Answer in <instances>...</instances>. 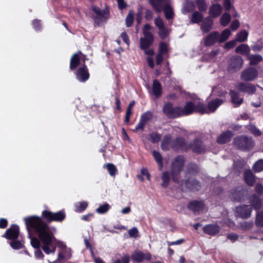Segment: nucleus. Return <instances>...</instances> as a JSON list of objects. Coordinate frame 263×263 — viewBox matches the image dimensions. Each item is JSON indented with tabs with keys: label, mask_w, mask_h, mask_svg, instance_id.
Here are the masks:
<instances>
[{
	"label": "nucleus",
	"mask_w": 263,
	"mask_h": 263,
	"mask_svg": "<svg viewBox=\"0 0 263 263\" xmlns=\"http://www.w3.org/2000/svg\"><path fill=\"white\" fill-rule=\"evenodd\" d=\"M24 220L28 231H30L29 227L34 229L39 237V239L31 237V246L37 249L35 252V257L43 259L44 256L39 249L40 247L47 254H54L57 248L55 238L47 223L36 216L25 217Z\"/></svg>",
	"instance_id": "nucleus-1"
},
{
	"label": "nucleus",
	"mask_w": 263,
	"mask_h": 263,
	"mask_svg": "<svg viewBox=\"0 0 263 263\" xmlns=\"http://www.w3.org/2000/svg\"><path fill=\"white\" fill-rule=\"evenodd\" d=\"M223 100L221 99L216 98L209 102L208 106L205 104L199 103L197 104V112L202 114H210L214 112L216 109L221 105Z\"/></svg>",
	"instance_id": "nucleus-2"
},
{
	"label": "nucleus",
	"mask_w": 263,
	"mask_h": 263,
	"mask_svg": "<svg viewBox=\"0 0 263 263\" xmlns=\"http://www.w3.org/2000/svg\"><path fill=\"white\" fill-rule=\"evenodd\" d=\"M184 160L183 157L179 156L177 157L172 163L171 175L174 181L179 182V175L184 165Z\"/></svg>",
	"instance_id": "nucleus-3"
},
{
	"label": "nucleus",
	"mask_w": 263,
	"mask_h": 263,
	"mask_svg": "<svg viewBox=\"0 0 263 263\" xmlns=\"http://www.w3.org/2000/svg\"><path fill=\"white\" fill-rule=\"evenodd\" d=\"M163 114L168 119H176L180 117V106H174L171 102L165 103L162 107Z\"/></svg>",
	"instance_id": "nucleus-4"
},
{
	"label": "nucleus",
	"mask_w": 263,
	"mask_h": 263,
	"mask_svg": "<svg viewBox=\"0 0 263 263\" xmlns=\"http://www.w3.org/2000/svg\"><path fill=\"white\" fill-rule=\"evenodd\" d=\"M235 146L242 150L250 149L253 146L251 138L247 136H239L235 138L233 141Z\"/></svg>",
	"instance_id": "nucleus-5"
},
{
	"label": "nucleus",
	"mask_w": 263,
	"mask_h": 263,
	"mask_svg": "<svg viewBox=\"0 0 263 263\" xmlns=\"http://www.w3.org/2000/svg\"><path fill=\"white\" fill-rule=\"evenodd\" d=\"M243 64V60L241 57L233 56L228 61V71L230 73H234L241 69Z\"/></svg>",
	"instance_id": "nucleus-6"
},
{
	"label": "nucleus",
	"mask_w": 263,
	"mask_h": 263,
	"mask_svg": "<svg viewBox=\"0 0 263 263\" xmlns=\"http://www.w3.org/2000/svg\"><path fill=\"white\" fill-rule=\"evenodd\" d=\"M258 70L254 67H249L243 70L240 74V79L247 82L253 81L257 78Z\"/></svg>",
	"instance_id": "nucleus-7"
},
{
	"label": "nucleus",
	"mask_w": 263,
	"mask_h": 263,
	"mask_svg": "<svg viewBox=\"0 0 263 263\" xmlns=\"http://www.w3.org/2000/svg\"><path fill=\"white\" fill-rule=\"evenodd\" d=\"M43 216L48 221H62L65 218V214L63 211L53 213L48 211H44L42 212Z\"/></svg>",
	"instance_id": "nucleus-8"
},
{
	"label": "nucleus",
	"mask_w": 263,
	"mask_h": 263,
	"mask_svg": "<svg viewBox=\"0 0 263 263\" xmlns=\"http://www.w3.org/2000/svg\"><path fill=\"white\" fill-rule=\"evenodd\" d=\"M252 211V208L249 205L242 204L236 208V215L243 219L250 217Z\"/></svg>",
	"instance_id": "nucleus-9"
},
{
	"label": "nucleus",
	"mask_w": 263,
	"mask_h": 263,
	"mask_svg": "<svg viewBox=\"0 0 263 263\" xmlns=\"http://www.w3.org/2000/svg\"><path fill=\"white\" fill-rule=\"evenodd\" d=\"M181 186L182 190H198L201 187L200 183L194 179H189L181 183Z\"/></svg>",
	"instance_id": "nucleus-10"
},
{
	"label": "nucleus",
	"mask_w": 263,
	"mask_h": 263,
	"mask_svg": "<svg viewBox=\"0 0 263 263\" xmlns=\"http://www.w3.org/2000/svg\"><path fill=\"white\" fill-rule=\"evenodd\" d=\"M155 24L159 29V34L162 39H165L170 33V30L164 26L162 18L158 17L155 20Z\"/></svg>",
	"instance_id": "nucleus-11"
},
{
	"label": "nucleus",
	"mask_w": 263,
	"mask_h": 263,
	"mask_svg": "<svg viewBox=\"0 0 263 263\" xmlns=\"http://www.w3.org/2000/svg\"><path fill=\"white\" fill-rule=\"evenodd\" d=\"M235 87L238 90L249 94H253L256 91L255 86L251 83L237 82L235 84Z\"/></svg>",
	"instance_id": "nucleus-12"
},
{
	"label": "nucleus",
	"mask_w": 263,
	"mask_h": 263,
	"mask_svg": "<svg viewBox=\"0 0 263 263\" xmlns=\"http://www.w3.org/2000/svg\"><path fill=\"white\" fill-rule=\"evenodd\" d=\"M93 11L96 14L95 16V22L99 24L105 21L108 17L109 12L107 10L102 11L99 7H93Z\"/></svg>",
	"instance_id": "nucleus-13"
},
{
	"label": "nucleus",
	"mask_w": 263,
	"mask_h": 263,
	"mask_svg": "<svg viewBox=\"0 0 263 263\" xmlns=\"http://www.w3.org/2000/svg\"><path fill=\"white\" fill-rule=\"evenodd\" d=\"M77 79L81 82H84L89 78L88 70L85 64L78 69L76 73Z\"/></svg>",
	"instance_id": "nucleus-14"
},
{
	"label": "nucleus",
	"mask_w": 263,
	"mask_h": 263,
	"mask_svg": "<svg viewBox=\"0 0 263 263\" xmlns=\"http://www.w3.org/2000/svg\"><path fill=\"white\" fill-rule=\"evenodd\" d=\"M188 149L191 148L196 153L200 154L203 152L205 147L199 139H196L191 142L188 146Z\"/></svg>",
	"instance_id": "nucleus-15"
},
{
	"label": "nucleus",
	"mask_w": 263,
	"mask_h": 263,
	"mask_svg": "<svg viewBox=\"0 0 263 263\" xmlns=\"http://www.w3.org/2000/svg\"><path fill=\"white\" fill-rule=\"evenodd\" d=\"M219 33L218 32H212L204 38V44L206 46H211L216 42L219 43Z\"/></svg>",
	"instance_id": "nucleus-16"
},
{
	"label": "nucleus",
	"mask_w": 263,
	"mask_h": 263,
	"mask_svg": "<svg viewBox=\"0 0 263 263\" xmlns=\"http://www.w3.org/2000/svg\"><path fill=\"white\" fill-rule=\"evenodd\" d=\"M154 42V36L152 33H146L140 39V47L142 49H146L152 45Z\"/></svg>",
	"instance_id": "nucleus-17"
},
{
	"label": "nucleus",
	"mask_w": 263,
	"mask_h": 263,
	"mask_svg": "<svg viewBox=\"0 0 263 263\" xmlns=\"http://www.w3.org/2000/svg\"><path fill=\"white\" fill-rule=\"evenodd\" d=\"M197 105H194L191 102H187L183 107L180 106V117L183 116H187L193 112L194 111L197 112Z\"/></svg>",
	"instance_id": "nucleus-18"
},
{
	"label": "nucleus",
	"mask_w": 263,
	"mask_h": 263,
	"mask_svg": "<svg viewBox=\"0 0 263 263\" xmlns=\"http://www.w3.org/2000/svg\"><path fill=\"white\" fill-rule=\"evenodd\" d=\"M19 234V228L17 225H12L7 230L6 233L4 235L8 239H16Z\"/></svg>",
	"instance_id": "nucleus-19"
},
{
	"label": "nucleus",
	"mask_w": 263,
	"mask_h": 263,
	"mask_svg": "<svg viewBox=\"0 0 263 263\" xmlns=\"http://www.w3.org/2000/svg\"><path fill=\"white\" fill-rule=\"evenodd\" d=\"M151 255L149 253H143L141 251L135 252L132 255V259L136 262H142L144 259L149 260L151 259Z\"/></svg>",
	"instance_id": "nucleus-20"
},
{
	"label": "nucleus",
	"mask_w": 263,
	"mask_h": 263,
	"mask_svg": "<svg viewBox=\"0 0 263 263\" xmlns=\"http://www.w3.org/2000/svg\"><path fill=\"white\" fill-rule=\"evenodd\" d=\"M202 230L204 233L213 236L219 232L220 227L216 224H210L204 226Z\"/></svg>",
	"instance_id": "nucleus-21"
},
{
	"label": "nucleus",
	"mask_w": 263,
	"mask_h": 263,
	"mask_svg": "<svg viewBox=\"0 0 263 263\" xmlns=\"http://www.w3.org/2000/svg\"><path fill=\"white\" fill-rule=\"evenodd\" d=\"M249 203L252 209L253 208L257 211L259 210L261 206V200L260 197L255 194H253L249 197Z\"/></svg>",
	"instance_id": "nucleus-22"
},
{
	"label": "nucleus",
	"mask_w": 263,
	"mask_h": 263,
	"mask_svg": "<svg viewBox=\"0 0 263 263\" xmlns=\"http://www.w3.org/2000/svg\"><path fill=\"white\" fill-rule=\"evenodd\" d=\"M165 0H149V4L157 13H160L164 8Z\"/></svg>",
	"instance_id": "nucleus-23"
},
{
	"label": "nucleus",
	"mask_w": 263,
	"mask_h": 263,
	"mask_svg": "<svg viewBox=\"0 0 263 263\" xmlns=\"http://www.w3.org/2000/svg\"><path fill=\"white\" fill-rule=\"evenodd\" d=\"M162 10H163L166 20L170 21L174 18L175 13L173 7L170 4L168 3L165 4Z\"/></svg>",
	"instance_id": "nucleus-24"
},
{
	"label": "nucleus",
	"mask_w": 263,
	"mask_h": 263,
	"mask_svg": "<svg viewBox=\"0 0 263 263\" xmlns=\"http://www.w3.org/2000/svg\"><path fill=\"white\" fill-rule=\"evenodd\" d=\"M233 136L232 131L228 130L222 133L217 138V141L219 144H224L230 141L231 138Z\"/></svg>",
	"instance_id": "nucleus-25"
},
{
	"label": "nucleus",
	"mask_w": 263,
	"mask_h": 263,
	"mask_svg": "<svg viewBox=\"0 0 263 263\" xmlns=\"http://www.w3.org/2000/svg\"><path fill=\"white\" fill-rule=\"evenodd\" d=\"M222 10V6L218 4H213L210 8L209 14L212 17H218Z\"/></svg>",
	"instance_id": "nucleus-26"
},
{
	"label": "nucleus",
	"mask_w": 263,
	"mask_h": 263,
	"mask_svg": "<svg viewBox=\"0 0 263 263\" xmlns=\"http://www.w3.org/2000/svg\"><path fill=\"white\" fill-rule=\"evenodd\" d=\"M213 24V21L209 17L205 18L201 25L200 29L204 33L209 32Z\"/></svg>",
	"instance_id": "nucleus-27"
},
{
	"label": "nucleus",
	"mask_w": 263,
	"mask_h": 263,
	"mask_svg": "<svg viewBox=\"0 0 263 263\" xmlns=\"http://www.w3.org/2000/svg\"><path fill=\"white\" fill-rule=\"evenodd\" d=\"M188 146H186L184 140L182 138H177L173 141L172 148L174 150H177L180 148H182L185 150L188 149Z\"/></svg>",
	"instance_id": "nucleus-28"
},
{
	"label": "nucleus",
	"mask_w": 263,
	"mask_h": 263,
	"mask_svg": "<svg viewBox=\"0 0 263 263\" xmlns=\"http://www.w3.org/2000/svg\"><path fill=\"white\" fill-rule=\"evenodd\" d=\"M204 204L202 201H193L189 203L188 208L194 213L198 212L203 208Z\"/></svg>",
	"instance_id": "nucleus-29"
},
{
	"label": "nucleus",
	"mask_w": 263,
	"mask_h": 263,
	"mask_svg": "<svg viewBox=\"0 0 263 263\" xmlns=\"http://www.w3.org/2000/svg\"><path fill=\"white\" fill-rule=\"evenodd\" d=\"M243 177L246 183L248 185H253L255 181V177L250 170L246 171L244 172Z\"/></svg>",
	"instance_id": "nucleus-30"
},
{
	"label": "nucleus",
	"mask_w": 263,
	"mask_h": 263,
	"mask_svg": "<svg viewBox=\"0 0 263 263\" xmlns=\"http://www.w3.org/2000/svg\"><path fill=\"white\" fill-rule=\"evenodd\" d=\"M230 95L231 98V101L235 104V106L237 107L242 103L243 99L239 97L238 93L234 90H231Z\"/></svg>",
	"instance_id": "nucleus-31"
},
{
	"label": "nucleus",
	"mask_w": 263,
	"mask_h": 263,
	"mask_svg": "<svg viewBox=\"0 0 263 263\" xmlns=\"http://www.w3.org/2000/svg\"><path fill=\"white\" fill-rule=\"evenodd\" d=\"M162 88L160 82L155 80L153 84V93L156 98H159L161 95Z\"/></svg>",
	"instance_id": "nucleus-32"
},
{
	"label": "nucleus",
	"mask_w": 263,
	"mask_h": 263,
	"mask_svg": "<svg viewBox=\"0 0 263 263\" xmlns=\"http://www.w3.org/2000/svg\"><path fill=\"white\" fill-rule=\"evenodd\" d=\"M80 59L79 57V53H74L71 57L70 59V69L71 70H73L76 68V67L80 64Z\"/></svg>",
	"instance_id": "nucleus-33"
},
{
	"label": "nucleus",
	"mask_w": 263,
	"mask_h": 263,
	"mask_svg": "<svg viewBox=\"0 0 263 263\" xmlns=\"http://www.w3.org/2000/svg\"><path fill=\"white\" fill-rule=\"evenodd\" d=\"M251 65H256L262 60V57L259 54H251L248 55Z\"/></svg>",
	"instance_id": "nucleus-34"
},
{
	"label": "nucleus",
	"mask_w": 263,
	"mask_h": 263,
	"mask_svg": "<svg viewBox=\"0 0 263 263\" xmlns=\"http://www.w3.org/2000/svg\"><path fill=\"white\" fill-rule=\"evenodd\" d=\"M250 50V48L247 44H241L235 49L236 53H240L241 54H249Z\"/></svg>",
	"instance_id": "nucleus-35"
},
{
	"label": "nucleus",
	"mask_w": 263,
	"mask_h": 263,
	"mask_svg": "<svg viewBox=\"0 0 263 263\" xmlns=\"http://www.w3.org/2000/svg\"><path fill=\"white\" fill-rule=\"evenodd\" d=\"M171 141V137L170 135H165L161 142V147L164 151H167L168 149V145Z\"/></svg>",
	"instance_id": "nucleus-36"
},
{
	"label": "nucleus",
	"mask_w": 263,
	"mask_h": 263,
	"mask_svg": "<svg viewBox=\"0 0 263 263\" xmlns=\"http://www.w3.org/2000/svg\"><path fill=\"white\" fill-rule=\"evenodd\" d=\"M202 18V14L198 11H195L192 15L191 22L192 23H199Z\"/></svg>",
	"instance_id": "nucleus-37"
},
{
	"label": "nucleus",
	"mask_w": 263,
	"mask_h": 263,
	"mask_svg": "<svg viewBox=\"0 0 263 263\" xmlns=\"http://www.w3.org/2000/svg\"><path fill=\"white\" fill-rule=\"evenodd\" d=\"M231 34V31L229 29H224L220 34H219V43L225 42L229 38Z\"/></svg>",
	"instance_id": "nucleus-38"
},
{
	"label": "nucleus",
	"mask_w": 263,
	"mask_h": 263,
	"mask_svg": "<svg viewBox=\"0 0 263 263\" xmlns=\"http://www.w3.org/2000/svg\"><path fill=\"white\" fill-rule=\"evenodd\" d=\"M231 20V15L228 13H224L221 17L220 23L223 26H227Z\"/></svg>",
	"instance_id": "nucleus-39"
},
{
	"label": "nucleus",
	"mask_w": 263,
	"mask_h": 263,
	"mask_svg": "<svg viewBox=\"0 0 263 263\" xmlns=\"http://www.w3.org/2000/svg\"><path fill=\"white\" fill-rule=\"evenodd\" d=\"M147 136L148 139L153 143H158L161 138V135L156 132L152 133Z\"/></svg>",
	"instance_id": "nucleus-40"
},
{
	"label": "nucleus",
	"mask_w": 263,
	"mask_h": 263,
	"mask_svg": "<svg viewBox=\"0 0 263 263\" xmlns=\"http://www.w3.org/2000/svg\"><path fill=\"white\" fill-rule=\"evenodd\" d=\"M161 179L162 180V183L161 184L162 186L164 187H166L168 186L170 180V174L168 172H163L162 174Z\"/></svg>",
	"instance_id": "nucleus-41"
},
{
	"label": "nucleus",
	"mask_w": 263,
	"mask_h": 263,
	"mask_svg": "<svg viewBox=\"0 0 263 263\" xmlns=\"http://www.w3.org/2000/svg\"><path fill=\"white\" fill-rule=\"evenodd\" d=\"M248 33L246 30H242L237 34L236 40L239 42H243L247 40Z\"/></svg>",
	"instance_id": "nucleus-42"
},
{
	"label": "nucleus",
	"mask_w": 263,
	"mask_h": 263,
	"mask_svg": "<svg viewBox=\"0 0 263 263\" xmlns=\"http://www.w3.org/2000/svg\"><path fill=\"white\" fill-rule=\"evenodd\" d=\"M255 223L257 227H263V212H257Z\"/></svg>",
	"instance_id": "nucleus-43"
},
{
	"label": "nucleus",
	"mask_w": 263,
	"mask_h": 263,
	"mask_svg": "<svg viewBox=\"0 0 263 263\" xmlns=\"http://www.w3.org/2000/svg\"><path fill=\"white\" fill-rule=\"evenodd\" d=\"M153 155L157 162L158 163L159 168L161 170L163 166L162 158L161 154L159 152L154 151L153 152Z\"/></svg>",
	"instance_id": "nucleus-44"
},
{
	"label": "nucleus",
	"mask_w": 263,
	"mask_h": 263,
	"mask_svg": "<svg viewBox=\"0 0 263 263\" xmlns=\"http://www.w3.org/2000/svg\"><path fill=\"white\" fill-rule=\"evenodd\" d=\"M88 206V203L86 201H82L78 203L76 205L75 211L77 212H82L84 211Z\"/></svg>",
	"instance_id": "nucleus-45"
},
{
	"label": "nucleus",
	"mask_w": 263,
	"mask_h": 263,
	"mask_svg": "<svg viewBox=\"0 0 263 263\" xmlns=\"http://www.w3.org/2000/svg\"><path fill=\"white\" fill-rule=\"evenodd\" d=\"M196 3L198 9L200 11H205L207 9V5L204 0H196Z\"/></svg>",
	"instance_id": "nucleus-46"
},
{
	"label": "nucleus",
	"mask_w": 263,
	"mask_h": 263,
	"mask_svg": "<svg viewBox=\"0 0 263 263\" xmlns=\"http://www.w3.org/2000/svg\"><path fill=\"white\" fill-rule=\"evenodd\" d=\"M253 169L255 172H259L263 171V159H260L257 161L253 166Z\"/></svg>",
	"instance_id": "nucleus-47"
},
{
	"label": "nucleus",
	"mask_w": 263,
	"mask_h": 263,
	"mask_svg": "<svg viewBox=\"0 0 263 263\" xmlns=\"http://www.w3.org/2000/svg\"><path fill=\"white\" fill-rule=\"evenodd\" d=\"M109 205L108 203H105L97 208L96 211L99 214H104L109 210Z\"/></svg>",
	"instance_id": "nucleus-48"
},
{
	"label": "nucleus",
	"mask_w": 263,
	"mask_h": 263,
	"mask_svg": "<svg viewBox=\"0 0 263 263\" xmlns=\"http://www.w3.org/2000/svg\"><path fill=\"white\" fill-rule=\"evenodd\" d=\"M168 45L166 43L160 42L159 46V53L164 54L167 52Z\"/></svg>",
	"instance_id": "nucleus-49"
},
{
	"label": "nucleus",
	"mask_w": 263,
	"mask_h": 263,
	"mask_svg": "<svg viewBox=\"0 0 263 263\" xmlns=\"http://www.w3.org/2000/svg\"><path fill=\"white\" fill-rule=\"evenodd\" d=\"M153 117V114L152 112L148 111L142 115L140 119L146 123L149 121Z\"/></svg>",
	"instance_id": "nucleus-50"
},
{
	"label": "nucleus",
	"mask_w": 263,
	"mask_h": 263,
	"mask_svg": "<svg viewBox=\"0 0 263 263\" xmlns=\"http://www.w3.org/2000/svg\"><path fill=\"white\" fill-rule=\"evenodd\" d=\"M106 167L110 176H114L117 174V170L114 164L108 163L106 165Z\"/></svg>",
	"instance_id": "nucleus-51"
},
{
	"label": "nucleus",
	"mask_w": 263,
	"mask_h": 263,
	"mask_svg": "<svg viewBox=\"0 0 263 263\" xmlns=\"http://www.w3.org/2000/svg\"><path fill=\"white\" fill-rule=\"evenodd\" d=\"M188 171L190 173L194 174L198 172V167L196 164L191 163L187 165Z\"/></svg>",
	"instance_id": "nucleus-52"
},
{
	"label": "nucleus",
	"mask_w": 263,
	"mask_h": 263,
	"mask_svg": "<svg viewBox=\"0 0 263 263\" xmlns=\"http://www.w3.org/2000/svg\"><path fill=\"white\" fill-rule=\"evenodd\" d=\"M126 25L127 27H130L133 24V21H134V15L132 13V12H130L128 13V15L127 16L126 18Z\"/></svg>",
	"instance_id": "nucleus-53"
},
{
	"label": "nucleus",
	"mask_w": 263,
	"mask_h": 263,
	"mask_svg": "<svg viewBox=\"0 0 263 263\" xmlns=\"http://www.w3.org/2000/svg\"><path fill=\"white\" fill-rule=\"evenodd\" d=\"M11 247L14 249H19L23 248V244L18 240H14L10 243Z\"/></svg>",
	"instance_id": "nucleus-54"
},
{
	"label": "nucleus",
	"mask_w": 263,
	"mask_h": 263,
	"mask_svg": "<svg viewBox=\"0 0 263 263\" xmlns=\"http://www.w3.org/2000/svg\"><path fill=\"white\" fill-rule=\"evenodd\" d=\"M253 223L251 221H245L241 224V227L243 230H248L252 228Z\"/></svg>",
	"instance_id": "nucleus-55"
},
{
	"label": "nucleus",
	"mask_w": 263,
	"mask_h": 263,
	"mask_svg": "<svg viewBox=\"0 0 263 263\" xmlns=\"http://www.w3.org/2000/svg\"><path fill=\"white\" fill-rule=\"evenodd\" d=\"M145 124L146 123L140 119L138 124L136 125L134 131L136 132L138 130H143Z\"/></svg>",
	"instance_id": "nucleus-56"
},
{
	"label": "nucleus",
	"mask_w": 263,
	"mask_h": 263,
	"mask_svg": "<svg viewBox=\"0 0 263 263\" xmlns=\"http://www.w3.org/2000/svg\"><path fill=\"white\" fill-rule=\"evenodd\" d=\"M255 192L259 195H261L263 194V186L260 183H257L255 187Z\"/></svg>",
	"instance_id": "nucleus-57"
},
{
	"label": "nucleus",
	"mask_w": 263,
	"mask_h": 263,
	"mask_svg": "<svg viewBox=\"0 0 263 263\" xmlns=\"http://www.w3.org/2000/svg\"><path fill=\"white\" fill-rule=\"evenodd\" d=\"M138 233V229L135 227H134L132 229H130L128 231L129 235L132 237H137Z\"/></svg>",
	"instance_id": "nucleus-58"
},
{
	"label": "nucleus",
	"mask_w": 263,
	"mask_h": 263,
	"mask_svg": "<svg viewBox=\"0 0 263 263\" xmlns=\"http://www.w3.org/2000/svg\"><path fill=\"white\" fill-rule=\"evenodd\" d=\"M236 45V41H231L225 44L224 47L227 49H230Z\"/></svg>",
	"instance_id": "nucleus-59"
},
{
	"label": "nucleus",
	"mask_w": 263,
	"mask_h": 263,
	"mask_svg": "<svg viewBox=\"0 0 263 263\" xmlns=\"http://www.w3.org/2000/svg\"><path fill=\"white\" fill-rule=\"evenodd\" d=\"M239 22L237 20L233 21L231 25V28L232 30H236L239 27Z\"/></svg>",
	"instance_id": "nucleus-60"
},
{
	"label": "nucleus",
	"mask_w": 263,
	"mask_h": 263,
	"mask_svg": "<svg viewBox=\"0 0 263 263\" xmlns=\"http://www.w3.org/2000/svg\"><path fill=\"white\" fill-rule=\"evenodd\" d=\"M250 129L251 130L252 133L256 136H258L261 135V132L255 126H251Z\"/></svg>",
	"instance_id": "nucleus-61"
},
{
	"label": "nucleus",
	"mask_w": 263,
	"mask_h": 263,
	"mask_svg": "<svg viewBox=\"0 0 263 263\" xmlns=\"http://www.w3.org/2000/svg\"><path fill=\"white\" fill-rule=\"evenodd\" d=\"M33 28L36 30H39L41 29L40 21L34 20L32 22Z\"/></svg>",
	"instance_id": "nucleus-62"
},
{
	"label": "nucleus",
	"mask_w": 263,
	"mask_h": 263,
	"mask_svg": "<svg viewBox=\"0 0 263 263\" xmlns=\"http://www.w3.org/2000/svg\"><path fill=\"white\" fill-rule=\"evenodd\" d=\"M163 54H160V53H158L156 57V64L157 65H160L163 61Z\"/></svg>",
	"instance_id": "nucleus-63"
},
{
	"label": "nucleus",
	"mask_w": 263,
	"mask_h": 263,
	"mask_svg": "<svg viewBox=\"0 0 263 263\" xmlns=\"http://www.w3.org/2000/svg\"><path fill=\"white\" fill-rule=\"evenodd\" d=\"M121 37L124 42L128 45H129V40L127 33L125 32H123L121 34Z\"/></svg>",
	"instance_id": "nucleus-64"
}]
</instances>
